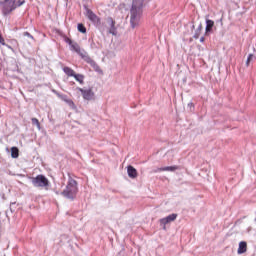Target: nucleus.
I'll return each instance as SVG.
<instances>
[{"label": "nucleus", "instance_id": "obj_1", "mask_svg": "<svg viewBox=\"0 0 256 256\" xmlns=\"http://www.w3.org/2000/svg\"><path fill=\"white\" fill-rule=\"evenodd\" d=\"M145 6V0H133L130 10V25L132 29L139 27L141 23V16L143 15V7Z\"/></svg>", "mask_w": 256, "mask_h": 256}, {"label": "nucleus", "instance_id": "obj_2", "mask_svg": "<svg viewBox=\"0 0 256 256\" xmlns=\"http://www.w3.org/2000/svg\"><path fill=\"white\" fill-rule=\"evenodd\" d=\"M65 42L68 43V45H70L72 51H75V53L80 55V57H82V59H85V61H87V63H90V65L92 67H94L95 71H99V65H97V63H95V61H93L89 57V55H87V52H85V50L81 49V46H79V44L77 42H73V40H71V38H66Z\"/></svg>", "mask_w": 256, "mask_h": 256}, {"label": "nucleus", "instance_id": "obj_3", "mask_svg": "<svg viewBox=\"0 0 256 256\" xmlns=\"http://www.w3.org/2000/svg\"><path fill=\"white\" fill-rule=\"evenodd\" d=\"M79 192V188L77 187V181L73 178H69L65 189L62 191L63 197L66 199H75L77 197V193Z\"/></svg>", "mask_w": 256, "mask_h": 256}, {"label": "nucleus", "instance_id": "obj_4", "mask_svg": "<svg viewBox=\"0 0 256 256\" xmlns=\"http://www.w3.org/2000/svg\"><path fill=\"white\" fill-rule=\"evenodd\" d=\"M25 4V0H3L0 2V7L2 8L3 15H9L12 11H15L16 7H21Z\"/></svg>", "mask_w": 256, "mask_h": 256}, {"label": "nucleus", "instance_id": "obj_5", "mask_svg": "<svg viewBox=\"0 0 256 256\" xmlns=\"http://www.w3.org/2000/svg\"><path fill=\"white\" fill-rule=\"evenodd\" d=\"M25 4V0H3L0 2V7L2 8L3 15H9L12 11H15L16 7H21Z\"/></svg>", "mask_w": 256, "mask_h": 256}, {"label": "nucleus", "instance_id": "obj_6", "mask_svg": "<svg viewBox=\"0 0 256 256\" xmlns=\"http://www.w3.org/2000/svg\"><path fill=\"white\" fill-rule=\"evenodd\" d=\"M32 184L34 187H48L49 179L45 177L43 174H39L36 177L31 178Z\"/></svg>", "mask_w": 256, "mask_h": 256}, {"label": "nucleus", "instance_id": "obj_7", "mask_svg": "<svg viewBox=\"0 0 256 256\" xmlns=\"http://www.w3.org/2000/svg\"><path fill=\"white\" fill-rule=\"evenodd\" d=\"M77 90L80 91L85 101H93V99H95V92H93V89L77 88Z\"/></svg>", "mask_w": 256, "mask_h": 256}, {"label": "nucleus", "instance_id": "obj_8", "mask_svg": "<svg viewBox=\"0 0 256 256\" xmlns=\"http://www.w3.org/2000/svg\"><path fill=\"white\" fill-rule=\"evenodd\" d=\"M177 217H178V215L173 213L164 218H161L159 220V223H160V225L163 226V229H167V225H169V223H173V221H176Z\"/></svg>", "mask_w": 256, "mask_h": 256}, {"label": "nucleus", "instance_id": "obj_9", "mask_svg": "<svg viewBox=\"0 0 256 256\" xmlns=\"http://www.w3.org/2000/svg\"><path fill=\"white\" fill-rule=\"evenodd\" d=\"M86 17L89 21H92L94 25H101V18L94 13L93 10L87 8L86 9Z\"/></svg>", "mask_w": 256, "mask_h": 256}, {"label": "nucleus", "instance_id": "obj_10", "mask_svg": "<svg viewBox=\"0 0 256 256\" xmlns=\"http://www.w3.org/2000/svg\"><path fill=\"white\" fill-rule=\"evenodd\" d=\"M237 253L238 255H243V253H247V242L242 241L239 243Z\"/></svg>", "mask_w": 256, "mask_h": 256}, {"label": "nucleus", "instance_id": "obj_11", "mask_svg": "<svg viewBox=\"0 0 256 256\" xmlns=\"http://www.w3.org/2000/svg\"><path fill=\"white\" fill-rule=\"evenodd\" d=\"M127 171L128 177H130L131 179H137V169H135L133 166H128Z\"/></svg>", "mask_w": 256, "mask_h": 256}, {"label": "nucleus", "instance_id": "obj_12", "mask_svg": "<svg viewBox=\"0 0 256 256\" xmlns=\"http://www.w3.org/2000/svg\"><path fill=\"white\" fill-rule=\"evenodd\" d=\"M213 27H215V21L213 20H206V33H211V31H213Z\"/></svg>", "mask_w": 256, "mask_h": 256}, {"label": "nucleus", "instance_id": "obj_13", "mask_svg": "<svg viewBox=\"0 0 256 256\" xmlns=\"http://www.w3.org/2000/svg\"><path fill=\"white\" fill-rule=\"evenodd\" d=\"M177 170H179V166H177V165L166 166V167H162V168L157 169L158 172H161V171H171V172H173V171H177Z\"/></svg>", "mask_w": 256, "mask_h": 256}, {"label": "nucleus", "instance_id": "obj_14", "mask_svg": "<svg viewBox=\"0 0 256 256\" xmlns=\"http://www.w3.org/2000/svg\"><path fill=\"white\" fill-rule=\"evenodd\" d=\"M63 72L65 73V75H67V77H74L75 75V70L68 66L63 67Z\"/></svg>", "mask_w": 256, "mask_h": 256}, {"label": "nucleus", "instance_id": "obj_15", "mask_svg": "<svg viewBox=\"0 0 256 256\" xmlns=\"http://www.w3.org/2000/svg\"><path fill=\"white\" fill-rule=\"evenodd\" d=\"M73 77L78 83H80V85H83L85 83V76L83 74L75 73Z\"/></svg>", "mask_w": 256, "mask_h": 256}, {"label": "nucleus", "instance_id": "obj_16", "mask_svg": "<svg viewBox=\"0 0 256 256\" xmlns=\"http://www.w3.org/2000/svg\"><path fill=\"white\" fill-rule=\"evenodd\" d=\"M107 21L108 23H110V27H111L109 33H111L112 35H115V20H113L112 17H109Z\"/></svg>", "mask_w": 256, "mask_h": 256}, {"label": "nucleus", "instance_id": "obj_17", "mask_svg": "<svg viewBox=\"0 0 256 256\" xmlns=\"http://www.w3.org/2000/svg\"><path fill=\"white\" fill-rule=\"evenodd\" d=\"M11 157L13 159H17L19 157V148H17V147L11 148Z\"/></svg>", "mask_w": 256, "mask_h": 256}, {"label": "nucleus", "instance_id": "obj_18", "mask_svg": "<svg viewBox=\"0 0 256 256\" xmlns=\"http://www.w3.org/2000/svg\"><path fill=\"white\" fill-rule=\"evenodd\" d=\"M78 31H79V33H87V28L85 27V25L83 23H79Z\"/></svg>", "mask_w": 256, "mask_h": 256}, {"label": "nucleus", "instance_id": "obj_19", "mask_svg": "<svg viewBox=\"0 0 256 256\" xmlns=\"http://www.w3.org/2000/svg\"><path fill=\"white\" fill-rule=\"evenodd\" d=\"M32 125H36L37 129L41 130V123L39 122V119L37 118H32Z\"/></svg>", "mask_w": 256, "mask_h": 256}, {"label": "nucleus", "instance_id": "obj_20", "mask_svg": "<svg viewBox=\"0 0 256 256\" xmlns=\"http://www.w3.org/2000/svg\"><path fill=\"white\" fill-rule=\"evenodd\" d=\"M254 57L255 56L253 54L248 55V58H247V61H246L247 67H249V63H251V61H253Z\"/></svg>", "mask_w": 256, "mask_h": 256}, {"label": "nucleus", "instance_id": "obj_21", "mask_svg": "<svg viewBox=\"0 0 256 256\" xmlns=\"http://www.w3.org/2000/svg\"><path fill=\"white\" fill-rule=\"evenodd\" d=\"M199 35H201V27L197 29V32L194 35V39H199Z\"/></svg>", "mask_w": 256, "mask_h": 256}, {"label": "nucleus", "instance_id": "obj_22", "mask_svg": "<svg viewBox=\"0 0 256 256\" xmlns=\"http://www.w3.org/2000/svg\"><path fill=\"white\" fill-rule=\"evenodd\" d=\"M23 35L24 37H29L30 39H33V35H31V33L29 32H24Z\"/></svg>", "mask_w": 256, "mask_h": 256}, {"label": "nucleus", "instance_id": "obj_23", "mask_svg": "<svg viewBox=\"0 0 256 256\" xmlns=\"http://www.w3.org/2000/svg\"><path fill=\"white\" fill-rule=\"evenodd\" d=\"M0 44L1 45H6L5 38H3V36H1V34H0Z\"/></svg>", "mask_w": 256, "mask_h": 256}, {"label": "nucleus", "instance_id": "obj_24", "mask_svg": "<svg viewBox=\"0 0 256 256\" xmlns=\"http://www.w3.org/2000/svg\"><path fill=\"white\" fill-rule=\"evenodd\" d=\"M200 43H205V37L200 38Z\"/></svg>", "mask_w": 256, "mask_h": 256}]
</instances>
